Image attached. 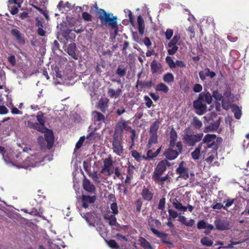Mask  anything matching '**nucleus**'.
Wrapping results in <instances>:
<instances>
[{
	"mask_svg": "<svg viewBox=\"0 0 249 249\" xmlns=\"http://www.w3.org/2000/svg\"><path fill=\"white\" fill-rule=\"evenodd\" d=\"M112 144L113 152L121 156L124 151L122 136L119 135L116 131L113 135Z\"/></svg>",
	"mask_w": 249,
	"mask_h": 249,
	"instance_id": "6",
	"label": "nucleus"
},
{
	"mask_svg": "<svg viewBox=\"0 0 249 249\" xmlns=\"http://www.w3.org/2000/svg\"><path fill=\"white\" fill-rule=\"evenodd\" d=\"M200 243L205 246L210 247L213 245V242L208 237H204L201 239Z\"/></svg>",
	"mask_w": 249,
	"mask_h": 249,
	"instance_id": "37",
	"label": "nucleus"
},
{
	"mask_svg": "<svg viewBox=\"0 0 249 249\" xmlns=\"http://www.w3.org/2000/svg\"><path fill=\"white\" fill-rule=\"evenodd\" d=\"M71 30L69 29H67L65 30H63L62 32V36L66 39V40L68 41L70 38V34Z\"/></svg>",
	"mask_w": 249,
	"mask_h": 249,
	"instance_id": "58",
	"label": "nucleus"
},
{
	"mask_svg": "<svg viewBox=\"0 0 249 249\" xmlns=\"http://www.w3.org/2000/svg\"><path fill=\"white\" fill-rule=\"evenodd\" d=\"M151 230L154 234L161 239V242L162 243L170 245H173V243L171 242L167 241L165 240L167 237V234L162 232H160L154 228H152Z\"/></svg>",
	"mask_w": 249,
	"mask_h": 249,
	"instance_id": "14",
	"label": "nucleus"
},
{
	"mask_svg": "<svg viewBox=\"0 0 249 249\" xmlns=\"http://www.w3.org/2000/svg\"><path fill=\"white\" fill-rule=\"evenodd\" d=\"M203 137V133L196 134L185 133L182 137L183 143L187 146H194L196 143L200 142Z\"/></svg>",
	"mask_w": 249,
	"mask_h": 249,
	"instance_id": "4",
	"label": "nucleus"
},
{
	"mask_svg": "<svg viewBox=\"0 0 249 249\" xmlns=\"http://www.w3.org/2000/svg\"><path fill=\"white\" fill-rule=\"evenodd\" d=\"M173 205L176 209L183 212H186L187 210V208L186 206H183L182 204L177 199H175V200L173 201Z\"/></svg>",
	"mask_w": 249,
	"mask_h": 249,
	"instance_id": "34",
	"label": "nucleus"
},
{
	"mask_svg": "<svg viewBox=\"0 0 249 249\" xmlns=\"http://www.w3.org/2000/svg\"><path fill=\"white\" fill-rule=\"evenodd\" d=\"M39 132L45 133L47 130V128L45 126V124H37V126L36 129Z\"/></svg>",
	"mask_w": 249,
	"mask_h": 249,
	"instance_id": "53",
	"label": "nucleus"
},
{
	"mask_svg": "<svg viewBox=\"0 0 249 249\" xmlns=\"http://www.w3.org/2000/svg\"><path fill=\"white\" fill-rule=\"evenodd\" d=\"M201 96L197 97V99L193 102V107L195 113L198 115H202L207 111L206 104L202 100Z\"/></svg>",
	"mask_w": 249,
	"mask_h": 249,
	"instance_id": "7",
	"label": "nucleus"
},
{
	"mask_svg": "<svg viewBox=\"0 0 249 249\" xmlns=\"http://www.w3.org/2000/svg\"><path fill=\"white\" fill-rule=\"evenodd\" d=\"M11 35L15 40L19 44L24 45L25 43L24 37L20 32L17 29H12L11 31Z\"/></svg>",
	"mask_w": 249,
	"mask_h": 249,
	"instance_id": "11",
	"label": "nucleus"
},
{
	"mask_svg": "<svg viewBox=\"0 0 249 249\" xmlns=\"http://www.w3.org/2000/svg\"><path fill=\"white\" fill-rule=\"evenodd\" d=\"M107 244L108 246L112 249H118L119 248V246L115 241V240L113 239H110L107 242Z\"/></svg>",
	"mask_w": 249,
	"mask_h": 249,
	"instance_id": "45",
	"label": "nucleus"
},
{
	"mask_svg": "<svg viewBox=\"0 0 249 249\" xmlns=\"http://www.w3.org/2000/svg\"><path fill=\"white\" fill-rule=\"evenodd\" d=\"M178 49V47L177 45L171 46L167 50L168 53L169 55H174L177 53Z\"/></svg>",
	"mask_w": 249,
	"mask_h": 249,
	"instance_id": "50",
	"label": "nucleus"
},
{
	"mask_svg": "<svg viewBox=\"0 0 249 249\" xmlns=\"http://www.w3.org/2000/svg\"><path fill=\"white\" fill-rule=\"evenodd\" d=\"M198 96H201L202 97V100L204 101V100H205V101L208 104H210L212 102L213 95H212L209 92L206 93L204 92H201L199 94Z\"/></svg>",
	"mask_w": 249,
	"mask_h": 249,
	"instance_id": "27",
	"label": "nucleus"
},
{
	"mask_svg": "<svg viewBox=\"0 0 249 249\" xmlns=\"http://www.w3.org/2000/svg\"><path fill=\"white\" fill-rule=\"evenodd\" d=\"M95 200L96 196H90L83 195L81 197L82 206L84 208H87L89 204L94 203Z\"/></svg>",
	"mask_w": 249,
	"mask_h": 249,
	"instance_id": "13",
	"label": "nucleus"
},
{
	"mask_svg": "<svg viewBox=\"0 0 249 249\" xmlns=\"http://www.w3.org/2000/svg\"><path fill=\"white\" fill-rule=\"evenodd\" d=\"M178 138L177 133L174 128H172L170 132L169 145L171 147H175L176 142Z\"/></svg>",
	"mask_w": 249,
	"mask_h": 249,
	"instance_id": "19",
	"label": "nucleus"
},
{
	"mask_svg": "<svg viewBox=\"0 0 249 249\" xmlns=\"http://www.w3.org/2000/svg\"><path fill=\"white\" fill-rule=\"evenodd\" d=\"M110 209L111 210V212L113 214L116 215L118 213V206L115 202H113L111 204Z\"/></svg>",
	"mask_w": 249,
	"mask_h": 249,
	"instance_id": "51",
	"label": "nucleus"
},
{
	"mask_svg": "<svg viewBox=\"0 0 249 249\" xmlns=\"http://www.w3.org/2000/svg\"><path fill=\"white\" fill-rule=\"evenodd\" d=\"M141 195L143 199L148 201L152 199L154 196L153 193L145 187L141 192Z\"/></svg>",
	"mask_w": 249,
	"mask_h": 249,
	"instance_id": "20",
	"label": "nucleus"
},
{
	"mask_svg": "<svg viewBox=\"0 0 249 249\" xmlns=\"http://www.w3.org/2000/svg\"><path fill=\"white\" fill-rule=\"evenodd\" d=\"M155 89L156 91H162L165 93H167L169 90L167 86L162 83L158 84Z\"/></svg>",
	"mask_w": 249,
	"mask_h": 249,
	"instance_id": "35",
	"label": "nucleus"
},
{
	"mask_svg": "<svg viewBox=\"0 0 249 249\" xmlns=\"http://www.w3.org/2000/svg\"><path fill=\"white\" fill-rule=\"evenodd\" d=\"M165 60L170 68L173 69L175 68V62L174 61L171 57L169 56H166Z\"/></svg>",
	"mask_w": 249,
	"mask_h": 249,
	"instance_id": "48",
	"label": "nucleus"
},
{
	"mask_svg": "<svg viewBox=\"0 0 249 249\" xmlns=\"http://www.w3.org/2000/svg\"><path fill=\"white\" fill-rule=\"evenodd\" d=\"M100 135L98 133H96L95 131H91L89 135L87 136V139L89 141H96L98 139Z\"/></svg>",
	"mask_w": 249,
	"mask_h": 249,
	"instance_id": "40",
	"label": "nucleus"
},
{
	"mask_svg": "<svg viewBox=\"0 0 249 249\" xmlns=\"http://www.w3.org/2000/svg\"><path fill=\"white\" fill-rule=\"evenodd\" d=\"M85 137L84 136H82L80 138L79 141L77 142L75 145V148L79 149L80 148L83 144V143L85 140Z\"/></svg>",
	"mask_w": 249,
	"mask_h": 249,
	"instance_id": "64",
	"label": "nucleus"
},
{
	"mask_svg": "<svg viewBox=\"0 0 249 249\" xmlns=\"http://www.w3.org/2000/svg\"><path fill=\"white\" fill-rule=\"evenodd\" d=\"M144 99L145 101L146 106L147 107L150 108L152 105V104H153L152 101L148 96H146V95L144 96Z\"/></svg>",
	"mask_w": 249,
	"mask_h": 249,
	"instance_id": "59",
	"label": "nucleus"
},
{
	"mask_svg": "<svg viewBox=\"0 0 249 249\" xmlns=\"http://www.w3.org/2000/svg\"><path fill=\"white\" fill-rule=\"evenodd\" d=\"M160 151V148L158 149L153 154H152V155H151V153H152V151L151 150H148L147 152V156H143V158L145 160L153 159V158H156L159 154Z\"/></svg>",
	"mask_w": 249,
	"mask_h": 249,
	"instance_id": "31",
	"label": "nucleus"
},
{
	"mask_svg": "<svg viewBox=\"0 0 249 249\" xmlns=\"http://www.w3.org/2000/svg\"><path fill=\"white\" fill-rule=\"evenodd\" d=\"M76 51V45L75 43H71L69 44L67 48V53L70 56H71L75 60L78 59L77 55L75 53Z\"/></svg>",
	"mask_w": 249,
	"mask_h": 249,
	"instance_id": "22",
	"label": "nucleus"
},
{
	"mask_svg": "<svg viewBox=\"0 0 249 249\" xmlns=\"http://www.w3.org/2000/svg\"><path fill=\"white\" fill-rule=\"evenodd\" d=\"M178 221L182 224L188 227H192L195 224V220L193 219H190L187 221L186 218L183 215L179 216Z\"/></svg>",
	"mask_w": 249,
	"mask_h": 249,
	"instance_id": "28",
	"label": "nucleus"
},
{
	"mask_svg": "<svg viewBox=\"0 0 249 249\" xmlns=\"http://www.w3.org/2000/svg\"><path fill=\"white\" fill-rule=\"evenodd\" d=\"M163 80L166 83H171L174 81V76L172 73L167 72L163 76Z\"/></svg>",
	"mask_w": 249,
	"mask_h": 249,
	"instance_id": "38",
	"label": "nucleus"
},
{
	"mask_svg": "<svg viewBox=\"0 0 249 249\" xmlns=\"http://www.w3.org/2000/svg\"><path fill=\"white\" fill-rule=\"evenodd\" d=\"M170 163L166 160L160 161L156 166L153 173L152 178L156 184H160L162 186L164 182L168 180L170 182V178L168 175L161 177L166 171L167 166H170Z\"/></svg>",
	"mask_w": 249,
	"mask_h": 249,
	"instance_id": "2",
	"label": "nucleus"
},
{
	"mask_svg": "<svg viewBox=\"0 0 249 249\" xmlns=\"http://www.w3.org/2000/svg\"><path fill=\"white\" fill-rule=\"evenodd\" d=\"M36 119L38 122V124H45V121L43 116V113L42 112L39 111L38 112L36 115Z\"/></svg>",
	"mask_w": 249,
	"mask_h": 249,
	"instance_id": "46",
	"label": "nucleus"
},
{
	"mask_svg": "<svg viewBox=\"0 0 249 249\" xmlns=\"http://www.w3.org/2000/svg\"><path fill=\"white\" fill-rule=\"evenodd\" d=\"M165 198H161L160 199L158 208L159 210H163L165 208Z\"/></svg>",
	"mask_w": 249,
	"mask_h": 249,
	"instance_id": "56",
	"label": "nucleus"
},
{
	"mask_svg": "<svg viewBox=\"0 0 249 249\" xmlns=\"http://www.w3.org/2000/svg\"><path fill=\"white\" fill-rule=\"evenodd\" d=\"M165 37L167 40H170L173 35V30L171 29H168L165 33Z\"/></svg>",
	"mask_w": 249,
	"mask_h": 249,
	"instance_id": "60",
	"label": "nucleus"
},
{
	"mask_svg": "<svg viewBox=\"0 0 249 249\" xmlns=\"http://www.w3.org/2000/svg\"><path fill=\"white\" fill-rule=\"evenodd\" d=\"M44 137L47 143V148L48 149H51L54 143V137L52 131L50 130L46 133L45 132Z\"/></svg>",
	"mask_w": 249,
	"mask_h": 249,
	"instance_id": "15",
	"label": "nucleus"
},
{
	"mask_svg": "<svg viewBox=\"0 0 249 249\" xmlns=\"http://www.w3.org/2000/svg\"><path fill=\"white\" fill-rule=\"evenodd\" d=\"M222 139L221 137L216 138L215 134H207L203 137L202 141L199 144H202L203 149L202 154H205L208 152L209 149H211L210 153L217 154V150L222 143Z\"/></svg>",
	"mask_w": 249,
	"mask_h": 249,
	"instance_id": "1",
	"label": "nucleus"
},
{
	"mask_svg": "<svg viewBox=\"0 0 249 249\" xmlns=\"http://www.w3.org/2000/svg\"><path fill=\"white\" fill-rule=\"evenodd\" d=\"M108 99L105 98L104 99H101L98 105V108L103 113H105L107 108L108 107Z\"/></svg>",
	"mask_w": 249,
	"mask_h": 249,
	"instance_id": "23",
	"label": "nucleus"
},
{
	"mask_svg": "<svg viewBox=\"0 0 249 249\" xmlns=\"http://www.w3.org/2000/svg\"><path fill=\"white\" fill-rule=\"evenodd\" d=\"M191 124L194 128L198 130L200 129L202 126V122L196 116L193 117Z\"/></svg>",
	"mask_w": 249,
	"mask_h": 249,
	"instance_id": "33",
	"label": "nucleus"
},
{
	"mask_svg": "<svg viewBox=\"0 0 249 249\" xmlns=\"http://www.w3.org/2000/svg\"><path fill=\"white\" fill-rule=\"evenodd\" d=\"M184 162L181 161L178 167L176 169V172L177 174H179V177H181L184 179H187L189 178L188 169L183 166Z\"/></svg>",
	"mask_w": 249,
	"mask_h": 249,
	"instance_id": "12",
	"label": "nucleus"
},
{
	"mask_svg": "<svg viewBox=\"0 0 249 249\" xmlns=\"http://www.w3.org/2000/svg\"><path fill=\"white\" fill-rule=\"evenodd\" d=\"M113 161L111 157L106 158L103 160V166L100 172V173L106 176H110L113 173Z\"/></svg>",
	"mask_w": 249,
	"mask_h": 249,
	"instance_id": "8",
	"label": "nucleus"
},
{
	"mask_svg": "<svg viewBox=\"0 0 249 249\" xmlns=\"http://www.w3.org/2000/svg\"><path fill=\"white\" fill-rule=\"evenodd\" d=\"M160 124V122L158 119L155 121L150 127L149 133L157 134Z\"/></svg>",
	"mask_w": 249,
	"mask_h": 249,
	"instance_id": "30",
	"label": "nucleus"
},
{
	"mask_svg": "<svg viewBox=\"0 0 249 249\" xmlns=\"http://www.w3.org/2000/svg\"><path fill=\"white\" fill-rule=\"evenodd\" d=\"M98 18L101 23L108 25L112 28H116L117 26V17L114 16L111 13L107 12L104 9H100L98 12Z\"/></svg>",
	"mask_w": 249,
	"mask_h": 249,
	"instance_id": "3",
	"label": "nucleus"
},
{
	"mask_svg": "<svg viewBox=\"0 0 249 249\" xmlns=\"http://www.w3.org/2000/svg\"><path fill=\"white\" fill-rule=\"evenodd\" d=\"M89 176L91 178L92 180L97 182H100V178L98 176L97 171H93V172L88 173Z\"/></svg>",
	"mask_w": 249,
	"mask_h": 249,
	"instance_id": "43",
	"label": "nucleus"
},
{
	"mask_svg": "<svg viewBox=\"0 0 249 249\" xmlns=\"http://www.w3.org/2000/svg\"><path fill=\"white\" fill-rule=\"evenodd\" d=\"M180 39V36L179 34H176L172 39L167 44L166 47L170 48L171 46L177 45V43Z\"/></svg>",
	"mask_w": 249,
	"mask_h": 249,
	"instance_id": "36",
	"label": "nucleus"
},
{
	"mask_svg": "<svg viewBox=\"0 0 249 249\" xmlns=\"http://www.w3.org/2000/svg\"><path fill=\"white\" fill-rule=\"evenodd\" d=\"M25 163L23 164L21 163L18 164L16 166L18 168H27L29 167H36L39 165L41 162L36 156L31 155L26 158Z\"/></svg>",
	"mask_w": 249,
	"mask_h": 249,
	"instance_id": "9",
	"label": "nucleus"
},
{
	"mask_svg": "<svg viewBox=\"0 0 249 249\" xmlns=\"http://www.w3.org/2000/svg\"><path fill=\"white\" fill-rule=\"evenodd\" d=\"M83 186L85 190L89 193H93L95 190L94 185L87 178L83 180Z\"/></svg>",
	"mask_w": 249,
	"mask_h": 249,
	"instance_id": "18",
	"label": "nucleus"
},
{
	"mask_svg": "<svg viewBox=\"0 0 249 249\" xmlns=\"http://www.w3.org/2000/svg\"><path fill=\"white\" fill-rule=\"evenodd\" d=\"M82 18L86 21H92V16L87 12H83L82 15Z\"/></svg>",
	"mask_w": 249,
	"mask_h": 249,
	"instance_id": "52",
	"label": "nucleus"
},
{
	"mask_svg": "<svg viewBox=\"0 0 249 249\" xmlns=\"http://www.w3.org/2000/svg\"><path fill=\"white\" fill-rule=\"evenodd\" d=\"M94 122L100 124L105 122V117L101 113L94 111L92 113Z\"/></svg>",
	"mask_w": 249,
	"mask_h": 249,
	"instance_id": "21",
	"label": "nucleus"
},
{
	"mask_svg": "<svg viewBox=\"0 0 249 249\" xmlns=\"http://www.w3.org/2000/svg\"><path fill=\"white\" fill-rule=\"evenodd\" d=\"M214 223L216 229L218 230L225 231L231 228L230 223L227 220L218 219Z\"/></svg>",
	"mask_w": 249,
	"mask_h": 249,
	"instance_id": "10",
	"label": "nucleus"
},
{
	"mask_svg": "<svg viewBox=\"0 0 249 249\" xmlns=\"http://www.w3.org/2000/svg\"><path fill=\"white\" fill-rule=\"evenodd\" d=\"M8 61L12 66H15L16 64V60L15 55H12L8 57Z\"/></svg>",
	"mask_w": 249,
	"mask_h": 249,
	"instance_id": "62",
	"label": "nucleus"
},
{
	"mask_svg": "<svg viewBox=\"0 0 249 249\" xmlns=\"http://www.w3.org/2000/svg\"><path fill=\"white\" fill-rule=\"evenodd\" d=\"M132 156L137 161H140L142 159H144L143 156H142L140 154L135 150H133L131 151Z\"/></svg>",
	"mask_w": 249,
	"mask_h": 249,
	"instance_id": "44",
	"label": "nucleus"
},
{
	"mask_svg": "<svg viewBox=\"0 0 249 249\" xmlns=\"http://www.w3.org/2000/svg\"><path fill=\"white\" fill-rule=\"evenodd\" d=\"M150 138L148 141L149 144H155L158 142V135L156 133H149Z\"/></svg>",
	"mask_w": 249,
	"mask_h": 249,
	"instance_id": "42",
	"label": "nucleus"
},
{
	"mask_svg": "<svg viewBox=\"0 0 249 249\" xmlns=\"http://www.w3.org/2000/svg\"><path fill=\"white\" fill-rule=\"evenodd\" d=\"M202 90V86L199 84H196L194 85L193 88V91L195 92H200Z\"/></svg>",
	"mask_w": 249,
	"mask_h": 249,
	"instance_id": "63",
	"label": "nucleus"
},
{
	"mask_svg": "<svg viewBox=\"0 0 249 249\" xmlns=\"http://www.w3.org/2000/svg\"><path fill=\"white\" fill-rule=\"evenodd\" d=\"M213 97L216 101H221L223 99L222 94L220 93L217 90H214L213 92Z\"/></svg>",
	"mask_w": 249,
	"mask_h": 249,
	"instance_id": "49",
	"label": "nucleus"
},
{
	"mask_svg": "<svg viewBox=\"0 0 249 249\" xmlns=\"http://www.w3.org/2000/svg\"><path fill=\"white\" fill-rule=\"evenodd\" d=\"M234 199H228L226 201H224V203H225V205H224V209L227 210V208L231 206L234 202Z\"/></svg>",
	"mask_w": 249,
	"mask_h": 249,
	"instance_id": "55",
	"label": "nucleus"
},
{
	"mask_svg": "<svg viewBox=\"0 0 249 249\" xmlns=\"http://www.w3.org/2000/svg\"><path fill=\"white\" fill-rule=\"evenodd\" d=\"M104 218L106 220H109L108 224L110 226H115L118 228L120 227V224L117 222V219L114 214H111L110 215H105Z\"/></svg>",
	"mask_w": 249,
	"mask_h": 249,
	"instance_id": "25",
	"label": "nucleus"
},
{
	"mask_svg": "<svg viewBox=\"0 0 249 249\" xmlns=\"http://www.w3.org/2000/svg\"><path fill=\"white\" fill-rule=\"evenodd\" d=\"M220 122V118H219L216 121H212V122L210 123L211 126L207 127V128H210L212 130H216L218 129V128L219 126Z\"/></svg>",
	"mask_w": 249,
	"mask_h": 249,
	"instance_id": "39",
	"label": "nucleus"
},
{
	"mask_svg": "<svg viewBox=\"0 0 249 249\" xmlns=\"http://www.w3.org/2000/svg\"><path fill=\"white\" fill-rule=\"evenodd\" d=\"M108 97L110 98H117L119 97L122 94V90L121 89L118 88L114 89L112 88H108L107 92Z\"/></svg>",
	"mask_w": 249,
	"mask_h": 249,
	"instance_id": "17",
	"label": "nucleus"
},
{
	"mask_svg": "<svg viewBox=\"0 0 249 249\" xmlns=\"http://www.w3.org/2000/svg\"><path fill=\"white\" fill-rule=\"evenodd\" d=\"M141 247L144 249H151L152 246L150 243L142 237H140L138 240Z\"/></svg>",
	"mask_w": 249,
	"mask_h": 249,
	"instance_id": "32",
	"label": "nucleus"
},
{
	"mask_svg": "<svg viewBox=\"0 0 249 249\" xmlns=\"http://www.w3.org/2000/svg\"><path fill=\"white\" fill-rule=\"evenodd\" d=\"M137 22L139 33L141 36H142L144 33L145 26L144 20L141 15L138 17Z\"/></svg>",
	"mask_w": 249,
	"mask_h": 249,
	"instance_id": "24",
	"label": "nucleus"
},
{
	"mask_svg": "<svg viewBox=\"0 0 249 249\" xmlns=\"http://www.w3.org/2000/svg\"><path fill=\"white\" fill-rule=\"evenodd\" d=\"M151 71L152 74L155 73H161L162 71V66L161 64L154 60L152 61L150 64Z\"/></svg>",
	"mask_w": 249,
	"mask_h": 249,
	"instance_id": "16",
	"label": "nucleus"
},
{
	"mask_svg": "<svg viewBox=\"0 0 249 249\" xmlns=\"http://www.w3.org/2000/svg\"><path fill=\"white\" fill-rule=\"evenodd\" d=\"M205 70L206 76L209 77L211 78H213L215 76V73L213 71H211L210 69L206 68Z\"/></svg>",
	"mask_w": 249,
	"mask_h": 249,
	"instance_id": "57",
	"label": "nucleus"
},
{
	"mask_svg": "<svg viewBox=\"0 0 249 249\" xmlns=\"http://www.w3.org/2000/svg\"><path fill=\"white\" fill-rule=\"evenodd\" d=\"M139 85L141 86L142 88H150L154 85V84L152 81L148 82H142L140 80H138L136 85V89H138Z\"/></svg>",
	"mask_w": 249,
	"mask_h": 249,
	"instance_id": "29",
	"label": "nucleus"
},
{
	"mask_svg": "<svg viewBox=\"0 0 249 249\" xmlns=\"http://www.w3.org/2000/svg\"><path fill=\"white\" fill-rule=\"evenodd\" d=\"M168 212L169 214V217H171V218H176L178 216V213L176 211H175V210L169 209H168Z\"/></svg>",
	"mask_w": 249,
	"mask_h": 249,
	"instance_id": "61",
	"label": "nucleus"
},
{
	"mask_svg": "<svg viewBox=\"0 0 249 249\" xmlns=\"http://www.w3.org/2000/svg\"><path fill=\"white\" fill-rule=\"evenodd\" d=\"M202 144H198L195 150L191 153V156L193 160H198L200 159L201 155V150L202 149Z\"/></svg>",
	"mask_w": 249,
	"mask_h": 249,
	"instance_id": "26",
	"label": "nucleus"
},
{
	"mask_svg": "<svg viewBox=\"0 0 249 249\" xmlns=\"http://www.w3.org/2000/svg\"><path fill=\"white\" fill-rule=\"evenodd\" d=\"M183 146L181 142H177L175 147L169 148L164 152V156L165 158L169 160H173L176 159L179 154L182 151Z\"/></svg>",
	"mask_w": 249,
	"mask_h": 249,
	"instance_id": "5",
	"label": "nucleus"
},
{
	"mask_svg": "<svg viewBox=\"0 0 249 249\" xmlns=\"http://www.w3.org/2000/svg\"><path fill=\"white\" fill-rule=\"evenodd\" d=\"M126 73V69L121 68L120 66H119L116 71V74H117L120 77H124Z\"/></svg>",
	"mask_w": 249,
	"mask_h": 249,
	"instance_id": "41",
	"label": "nucleus"
},
{
	"mask_svg": "<svg viewBox=\"0 0 249 249\" xmlns=\"http://www.w3.org/2000/svg\"><path fill=\"white\" fill-rule=\"evenodd\" d=\"M206 222L204 220H199L197 224V228L199 230L205 229L206 228Z\"/></svg>",
	"mask_w": 249,
	"mask_h": 249,
	"instance_id": "54",
	"label": "nucleus"
},
{
	"mask_svg": "<svg viewBox=\"0 0 249 249\" xmlns=\"http://www.w3.org/2000/svg\"><path fill=\"white\" fill-rule=\"evenodd\" d=\"M8 3L9 2L8 1ZM13 4H10V3H8V7L9 8H11L10 10V13L12 15H14L17 14L18 12V8H20V7H18V5H17V6H12Z\"/></svg>",
	"mask_w": 249,
	"mask_h": 249,
	"instance_id": "47",
	"label": "nucleus"
}]
</instances>
